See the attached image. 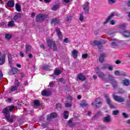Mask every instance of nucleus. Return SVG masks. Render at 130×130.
Segmentation results:
<instances>
[{
	"label": "nucleus",
	"mask_w": 130,
	"mask_h": 130,
	"mask_svg": "<svg viewBox=\"0 0 130 130\" xmlns=\"http://www.w3.org/2000/svg\"><path fill=\"white\" fill-rule=\"evenodd\" d=\"M47 44L48 46H49L51 49L54 50V51H56L57 50V47L56 46V44L52 40L49 39L47 40Z\"/></svg>",
	"instance_id": "nucleus-1"
},
{
	"label": "nucleus",
	"mask_w": 130,
	"mask_h": 130,
	"mask_svg": "<svg viewBox=\"0 0 130 130\" xmlns=\"http://www.w3.org/2000/svg\"><path fill=\"white\" fill-rule=\"evenodd\" d=\"M114 17V13H111L106 19L105 21L104 22V24L106 25L108 23L110 22V25H114V20H112Z\"/></svg>",
	"instance_id": "nucleus-2"
},
{
	"label": "nucleus",
	"mask_w": 130,
	"mask_h": 130,
	"mask_svg": "<svg viewBox=\"0 0 130 130\" xmlns=\"http://www.w3.org/2000/svg\"><path fill=\"white\" fill-rule=\"evenodd\" d=\"M102 103H103V100L101 98H98L95 99V103H91V105L95 108H99L100 105H102Z\"/></svg>",
	"instance_id": "nucleus-3"
},
{
	"label": "nucleus",
	"mask_w": 130,
	"mask_h": 130,
	"mask_svg": "<svg viewBox=\"0 0 130 130\" xmlns=\"http://www.w3.org/2000/svg\"><path fill=\"white\" fill-rule=\"evenodd\" d=\"M20 84V83L19 82V80L18 78H16L15 80V85L14 86H11V88L9 90V93H12V92H14V91H17Z\"/></svg>",
	"instance_id": "nucleus-4"
},
{
	"label": "nucleus",
	"mask_w": 130,
	"mask_h": 130,
	"mask_svg": "<svg viewBox=\"0 0 130 130\" xmlns=\"http://www.w3.org/2000/svg\"><path fill=\"white\" fill-rule=\"evenodd\" d=\"M89 2H86L82 6L84 13H85V14H89Z\"/></svg>",
	"instance_id": "nucleus-5"
},
{
	"label": "nucleus",
	"mask_w": 130,
	"mask_h": 130,
	"mask_svg": "<svg viewBox=\"0 0 130 130\" xmlns=\"http://www.w3.org/2000/svg\"><path fill=\"white\" fill-rule=\"evenodd\" d=\"M105 43H106V42H100L99 41H91L90 42V44L91 45H92V46H99V45H101L102 44H105Z\"/></svg>",
	"instance_id": "nucleus-6"
},
{
	"label": "nucleus",
	"mask_w": 130,
	"mask_h": 130,
	"mask_svg": "<svg viewBox=\"0 0 130 130\" xmlns=\"http://www.w3.org/2000/svg\"><path fill=\"white\" fill-rule=\"evenodd\" d=\"M56 32L58 37L59 40H62L63 36H62V34H61V31H60V29L58 27H56Z\"/></svg>",
	"instance_id": "nucleus-7"
},
{
	"label": "nucleus",
	"mask_w": 130,
	"mask_h": 130,
	"mask_svg": "<svg viewBox=\"0 0 130 130\" xmlns=\"http://www.w3.org/2000/svg\"><path fill=\"white\" fill-rule=\"evenodd\" d=\"M56 116H57V114L56 113H52L50 115H48L47 119L48 121H50L52 118H55Z\"/></svg>",
	"instance_id": "nucleus-8"
},
{
	"label": "nucleus",
	"mask_w": 130,
	"mask_h": 130,
	"mask_svg": "<svg viewBox=\"0 0 130 130\" xmlns=\"http://www.w3.org/2000/svg\"><path fill=\"white\" fill-rule=\"evenodd\" d=\"M46 18H47V15L46 14H39L38 16H37V20L42 21Z\"/></svg>",
	"instance_id": "nucleus-9"
},
{
	"label": "nucleus",
	"mask_w": 130,
	"mask_h": 130,
	"mask_svg": "<svg viewBox=\"0 0 130 130\" xmlns=\"http://www.w3.org/2000/svg\"><path fill=\"white\" fill-rule=\"evenodd\" d=\"M114 100H115V101H117V102L121 103V102H124V99L118 95H115Z\"/></svg>",
	"instance_id": "nucleus-10"
},
{
	"label": "nucleus",
	"mask_w": 130,
	"mask_h": 130,
	"mask_svg": "<svg viewBox=\"0 0 130 130\" xmlns=\"http://www.w3.org/2000/svg\"><path fill=\"white\" fill-rule=\"evenodd\" d=\"M105 97L106 99L108 104H109V105H110V107L111 108H113V107H114L111 105V100H110V98H109V96H108V95H107V94H105Z\"/></svg>",
	"instance_id": "nucleus-11"
},
{
	"label": "nucleus",
	"mask_w": 130,
	"mask_h": 130,
	"mask_svg": "<svg viewBox=\"0 0 130 130\" xmlns=\"http://www.w3.org/2000/svg\"><path fill=\"white\" fill-rule=\"evenodd\" d=\"M72 54L73 55V58L77 59L78 57V54H79V51H78L77 50H73L72 52Z\"/></svg>",
	"instance_id": "nucleus-12"
},
{
	"label": "nucleus",
	"mask_w": 130,
	"mask_h": 130,
	"mask_svg": "<svg viewBox=\"0 0 130 130\" xmlns=\"http://www.w3.org/2000/svg\"><path fill=\"white\" fill-rule=\"evenodd\" d=\"M3 113L5 115V116H10V111H9V109H8V107L6 108H4V110H3Z\"/></svg>",
	"instance_id": "nucleus-13"
},
{
	"label": "nucleus",
	"mask_w": 130,
	"mask_h": 130,
	"mask_svg": "<svg viewBox=\"0 0 130 130\" xmlns=\"http://www.w3.org/2000/svg\"><path fill=\"white\" fill-rule=\"evenodd\" d=\"M30 51H32V46L28 44H26L25 45V52H30Z\"/></svg>",
	"instance_id": "nucleus-14"
},
{
	"label": "nucleus",
	"mask_w": 130,
	"mask_h": 130,
	"mask_svg": "<svg viewBox=\"0 0 130 130\" xmlns=\"http://www.w3.org/2000/svg\"><path fill=\"white\" fill-rule=\"evenodd\" d=\"M121 34L124 36V37H130V31L129 30H124L121 32Z\"/></svg>",
	"instance_id": "nucleus-15"
},
{
	"label": "nucleus",
	"mask_w": 130,
	"mask_h": 130,
	"mask_svg": "<svg viewBox=\"0 0 130 130\" xmlns=\"http://www.w3.org/2000/svg\"><path fill=\"white\" fill-rule=\"evenodd\" d=\"M41 94L42 96H49V95H50V91L47 90H43L41 92Z\"/></svg>",
	"instance_id": "nucleus-16"
},
{
	"label": "nucleus",
	"mask_w": 130,
	"mask_h": 130,
	"mask_svg": "<svg viewBox=\"0 0 130 130\" xmlns=\"http://www.w3.org/2000/svg\"><path fill=\"white\" fill-rule=\"evenodd\" d=\"M7 6L9 8H14L15 6V2L13 1H10L7 3Z\"/></svg>",
	"instance_id": "nucleus-17"
},
{
	"label": "nucleus",
	"mask_w": 130,
	"mask_h": 130,
	"mask_svg": "<svg viewBox=\"0 0 130 130\" xmlns=\"http://www.w3.org/2000/svg\"><path fill=\"white\" fill-rule=\"evenodd\" d=\"M103 69L104 70H106L107 69H108V70H109V71H112L113 70V67H112L111 66H109V65H108V64H105L104 66Z\"/></svg>",
	"instance_id": "nucleus-18"
},
{
	"label": "nucleus",
	"mask_w": 130,
	"mask_h": 130,
	"mask_svg": "<svg viewBox=\"0 0 130 130\" xmlns=\"http://www.w3.org/2000/svg\"><path fill=\"white\" fill-rule=\"evenodd\" d=\"M109 121H111V117L110 115H108L107 116L105 117L104 119V122H109Z\"/></svg>",
	"instance_id": "nucleus-19"
},
{
	"label": "nucleus",
	"mask_w": 130,
	"mask_h": 130,
	"mask_svg": "<svg viewBox=\"0 0 130 130\" xmlns=\"http://www.w3.org/2000/svg\"><path fill=\"white\" fill-rule=\"evenodd\" d=\"M106 55L105 54H102L99 58V61L100 62H103L104 61V58L106 57Z\"/></svg>",
	"instance_id": "nucleus-20"
},
{
	"label": "nucleus",
	"mask_w": 130,
	"mask_h": 130,
	"mask_svg": "<svg viewBox=\"0 0 130 130\" xmlns=\"http://www.w3.org/2000/svg\"><path fill=\"white\" fill-rule=\"evenodd\" d=\"M6 119L8 122H13V121H14V117L13 116L10 117V116H7Z\"/></svg>",
	"instance_id": "nucleus-21"
},
{
	"label": "nucleus",
	"mask_w": 130,
	"mask_h": 130,
	"mask_svg": "<svg viewBox=\"0 0 130 130\" xmlns=\"http://www.w3.org/2000/svg\"><path fill=\"white\" fill-rule=\"evenodd\" d=\"M78 78L80 81H85V80H86V77H85V76L82 74H80L78 76Z\"/></svg>",
	"instance_id": "nucleus-22"
},
{
	"label": "nucleus",
	"mask_w": 130,
	"mask_h": 130,
	"mask_svg": "<svg viewBox=\"0 0 130 130\" xmlns=\"http://www.w3.org/2000/svg\"><path fill=\"white\" fill-rule=\"evenodd\" d=\"M22 17V15H21V13H18L13 18V20L14 21H16L18 20V19H20Z\"/></svg>",
	"instance_id": "nucleus-23"
},
{
	"label": "nucleus",
	"mask_w": 130,
	"mask_h": 130,
	"mask_svg": "<svg viewBox=\"0 0 130 130\" xmlns=\"http://www.w3.org/2000/svg\"><path fill=\"white\" fill-rule=\"evenodd\" d=\"M5 62H6V59L5 56H3L0 58V66H3Z\"/></svg>",
	"instance_id": "nucleus-24"
},
{
	"label": "nucleus",
	"mask_w": 130,
	"mask_h": 130,
	"mask_svg": "<svg viewBox=\"0 0 130 130\" xmlns=\"http://www.w3.org/2000/svg\"><path fill=\"white\" fill-rule=\"evenodd\" d=\"M123 84L124 86H129L130 81L128 79H124L123 80Z\"/></svg>",
	"instance_id": "nucleus-25"
},
{
	"label": "nucleus",
	"mask_w": 130,
	"mask_h": 130,
	"mask_svg": "<svg viewBox=\"0 0 130 130\" xmlns=\"http://www.w3.org/2000/svg\"><path fill=\"white\" fill-rule=\"evenodd\" d=\"M80 106L82 107V108H85V107H87L88 106V104L86 101H84L80 104Z\"/></svg>",
	"instance_id": "nucleus-26"
},
{
	"label": "nucleus",
	"mask_w": 130,
	"mask_h": 130,
	"mask_svg": "<svg viewBox=\"0 0 130 130\" xmlns=\"http://www.w3.org/2000/svg\"><path fill=\"white\" fill-rule=\"evenodd\" d=\"M98 76L99 78H101V80H105V75L103 73L100 72Z\"/></svg>",
	"instance_id": "nucleus-27"
},
{
	"label": "nucleus",
	"mask_w": 130,
	"mask_h": 130,
	"mask_svg": "<svg viewBox=\"0 0 130 130\" xmlns=\"http://www.w3.org/2000/svg\"><path fill=\"white\" fill-rule=\"evenodd\" d=\"M69 113H70L68 111H64L63 115H64V118L65 119H67V118H68Z\"/></svg>",
	"instance_id": "nucleus-28"
},
{
	"label": "nucleus",
	"mask_w": 130,
	"mask_h": 130,
	"mask_svg": "<svg viewBox=\"0 0 130 130\" xmlns=\"http://www.w3.org/2000/svg\"><path fill=\"white\" fill-rule=\"evenodd\" d=\"M126 26H127V24L125 23H123L119 26V28L121 30H124V29L126 28Z\"/></svg>",
	"instance_id": "nucleus-29"
},
{
	"label": "nucleus",
	"mask_w": 130,
	"mask_h": 130,
	"mask_svg": "<svg viewBox=\"0 0 130 130\" xmlns=\"http://www.w3.org/2000/svg\"><path fill=\"white\" fill-rule=\"evenodd\" d=\"M54 74L56 76H58L59 75H60V74H61V71H60V70H59L58 69H56L54 71Z\"/></svg>",
	"instance_id": "nucleus-30"
},
{
	"label": "nucleus",
	"mask_w": 130,
	"mask_h": 130,
	"mask_svg": "<svg viewBox=\"0 0 130 130\" xmlns=\"http://www.w3.org/2000/svg\"><path fill=\"white\" fill-rule=\"evenodd\" d=\"M72 121H73V119H70L68 121V124H69V126H71V127H73V126H74L75 125V124L72 123Z\"/></svg>",
	"instance_id": "nucleus-31"
},
{
	"label": "nucleus",
	"mask_w": 130,
	"mask_h": 130,
	"mask_svg": "<svg viewBox=\"0 0 130 130\" xmlns=\"http://www.w3.org/2000/svg\"><path fill=\"white\" fill-rule=\"evenodd\" d=\"M14 71H16V72H17V71H18V69H17V68L13 69L8 73V74L10 76H11L12 75H14L15 73H14Z\"/></svg>",
	"instance_id": "nucleus-32"
},
{
	"label": "nucleus",
	"mask_w": 130,
	"mask_h": 130,
	"mask_svg": "<svg viewBox=\"0 0 130 130\" xmlns=\"http://www.w3.org/2000/svg\"><path fill=\"white\" fill-rule=\"evenodd\" d=\"M15 8L17 12H21V6L19 4H16Z\"/></svg>",
	"instance_id": "nucleus-33"
},
{
	"label": "nucleus",
	"mask_w": 130,
	"mask_h": 130,
	"mask_svg": "<svg viewBox=\"0 0 130 130\" xmlns=\"http://www.w3.org/2000/svg\"><path fill=\"white\" fill-rule=\"evenodd\" d=\"M59 22V21H58V19L57 18H55L53 19L51 21L52 24H58Z\"/></svg>",
	"instance_id": "nucleus-34"
},
{
	"label": "nucleus",
	"mask_w": 130,
	"mask_h": 130,
	"mask_svg": "<svg viewBox=\"0 0 130 130\" xmlns=\"http://www.w3.org/2000/svg\"><path fill=\"white\" fill-rule=\"evenodd\" d=\"M7 108L8 109L9 111L12 112V111L15 109V107L13 106H9L7 107Z\"/></svg>",
	"instance_id": "nucleus-35"
},
{
	"label": "nucleus",
	"mask_w": 130,
	"mask_h": 130,
	"mask_svg": "<svg viewBox=\"0 0 130 130\" xmlns=\"http://www.w3.org/2000/svg\"><path fill=\"white\" fill-rule=\"evenodd\" d=\"M15 25V23L13 21H9L8 24V27H13Z\"/></svg>",
	"instance_id": "nucleus-36"
},
{
	"label": "nucleus",
	"mask_w": 130,
	"mask_h": 130,
	"mask_svg": "<svg viewBox=\"0 0 130 130\" xmlns=\"http://www.w3.org/2000/svg\"><path fill=\"white\" fill-rule=\"evenodd\" d=\"M109 78L110 80V82L113 85V86L114 87V84H113V76L112 75H109Z\"/></svg>",
	"instance_id": "nucleus-37"
},
{
	"label": "nucleus",
	"mask_w": 130,
	"mask_h": 130,
	"mask_svg": "<svg viewBox=\"0 0 130 130\" xmlns=\"http://www.w3.org/2000/svg\"><path fill=\"white\" fill-rule=\"evenodd\" d=\"M119 41L118 40L115 39L114 40V47H117L119 45Z\"/></svg>",
	"instance_id": "nucleus-38"
},
{
	"label": "nucleus",
	"mask_w": 130,
	"mask_h": 130,
	"mask_svg": "<svg viewBox=\"0 0 130 130\" xmlns=\"http://www.w3.org/2000/svg\"><path fill=\"white\" fill-rule=\"evenodd\" d=\"M35 106H39L40 105V102L38 100H36L34 102Z\"/></svg>",
	"instance_id": "nucleus-39"
},
{
	"label": "nucleus",
	"mask_w": 130,
	"mask_h": 130,
	"mask_svg": "<svg viewBox=\"0 0 130 130\" xmlns=\"http://www.w3.org/2000/svg\"><path fill=\"white\" fill-rule=\"evenodd\" d=\"M11 37H12V35H11L9 34H7L5 35V38L6 39H8V40L11 39Z\"/></svg>",
	"instance_id": "nucleus-40"
},
{
	"label": "nucleus",
	"mask_w": 130,
	"mask_h": 130,
	"mask_svg": "<svg viewBox=\"0 0 130 130\" xmlns=\"http://www.w3.org/2000/svg\"><path fill=\"white\" fill-rule=\"evenodd\" d=\"M8 57L9 62H10V63H12V55L9 54L8 55Z\"/></svg>",
	"instance_id": "nucleus-41"
},
{
	"label": "nucleus",
	"mask_w": 130,
	"mask_h": 130,
	"mask_svg": "<svg viewBox=\"0 0 130 130\" xmlns=\"http://www.w3.org/2000/svg\"><path fill=\"white\" fill-rule=\"evenodd\" d=\"M115 75H116V76H121V75H122V74L119 71H115Z\"/></svg>",
	"instance_id": "nucleus-42"
},
{
	"label": "nucleus",
	"mask_w": 130,
	"mask_h": 130,
	"mask_svg": "<svg viewBox=\"0 0 130 130\" xmlns=\"http://www.w3.org/2000/svg\"><path fill=\"white\" fill-rule=\"evenodd\" d=\"M72 103H67L66 104H65V107L68 108H70V107H72Z\"/></svg>",
	"instance_id": "nucleus-43"
},
{
	"label": "nucleus",
	"mask_w": 130,
	"mask_h": 130,
	"mask_svg": "<svg viewBox=\"0 0 130 130\" xmlns=\"http://www.w3.org/2000/svg\"><path fill=\"white\" fill-rule=\"evenodd\" d=\"M84 20V15L83 14V13L80 14V17H79V21H83Z\"/></svg>",
	"instance_id": "nucleus-44"
},
{
	"label": "nucleus",
	"mask_w": 130,
	"mask_h": 130,
	"mask_svg": "<svg viewBox=\"0 0 130 130\" xmlns=\"http://www.w3.org/2000/svg\"><path fill=\"white\" fill-rule=\"evenodd\" d=\"M102 116V113H101V112H98L94 116L95 117H99V116Z\"/></svg>",
	"instance_id": "nucleus-45"
},
{
	"label": "nucleus",
	"mask_w": 130,
	"mask_h": 130,
	"mask_svg": "<svg viewBox=\"0 0 130 130\" xmlns=\"http://www.w3.org/2000/svg\"><path fill=\"white\" fill-rule=\"evenodd\" d=\"M58 8V5H54L53 6V8H52V11H56L57 10V8Z\"/></svg>",
	"instance_id": "nucleus-46"
},
{
	"label": "nucleus",
	"mask_w": 130,
	"mask_h": 130,
	"mask_svg": "<svg viewBox=\"0 0 130 130\" xmlns=\"http://www.w3.org/2000/svg\"><path fill=\"white\" fill-rule=\"evenodd\" d=\"M41 126L43 127L44 128H46L48 126V124H45L44 123H42Z\"/></svg>",
	"instance_id": "nucleus-47"
},
{
	"label": "nucleus",
	"mask_w": 130,
	"mask_h": 130,
	"mask_svg": "<svg viewBox=\"0 0 130 130\" xmlns=\"http://www.w3.org/2000/svg\"><path fill=\"white\" fill-rule=\"evenodd\" d=\"M72 16H68L66 18V21H67V22H71V21H72Z\"/></svg>",
	"instance_id": "nucleus-48"
},
{
	"label": "nucleus",
	"mask_w": 130,
	"mask_h": 130,
	"mask_svg": "<svg viewBox=\"0 0 130 130\" xmlns=\"http://www.w3.org/2000/svg\"><path fill=\"white\" fill-rule=\"evenodd\" d=\"M53 86H54V82L52 81L50 82L49 84V86L51 88H52V87H53Z\"/></svg>",
	"instance_id": "nucleus-49"
},
{
	"label": "nucleus",
	"mask_w": 130,
	"mask_h": 130,
	"mask_svg": "<svg viewBox=\"0 0 130 130\" xmlns=\"http://www.w3.org/2000/svg\"><path fill=\"white\" fill-rule=\"evenodd\" d=\"M95 71L96 72V74H98V75H99V74H100V73H101V72H100V70L98 68H96L95 69Z\"/></svg>",
	"instance_id": "nucleus-50"
},
{
	"label": "nucleus",
	"mask_w": 130,
	"mask_h": 130,
	"mask_svg": "<svg viewBox=\"0 0 130 130\" xmlns=\"http://www.w3.org/2000/svg\"><path fill=\"white\" fill-rule=\"evenodd\" d=\"M109 5H113L114 4V0H108Z\"/></svg>",
	"instance_id": "nucleus-51"
},
{
	"label": "nucleus",
	"mask_w": 130,
	"mask_h": 130,
	"mask_svg": "<svg viewBox=\"0 0 130 130\" xmlns=\"http://www.w3.org/2000/svg\"><path fill=\"white\" fill-rule=\"evenodd\" d=\"M88 57V54H84L82 55V58H87Z\"/></svg>",
	"instance_id": "nucleus-52"
},
{
	"label": "nucleus",
	"mask_w": 130,
	"mask_h": 130,
	"mask_svg": "<svg viewBox=\"0 0 130 130\" xmlns=\"http://www.w3.org/2000/svg\"><path fill=\"white\" fill-rule=\"evenodd\" d=\"M122 115H123V116L124 117H125V118H127L128 117V115H127V114L125 113H122Z\"/></svg>",
	"instance_id": "nucleus-53"
},
{
	"label": "nucleus",
	"mask_w": 130,
	"mask_h": 130,
	"mask_svg": "<svg viewBox=\"0 0 130 130\" xmlns=\"http://www.w3.org/2000/svg\"><path fill=\"white\" fill-rule=\"evenodd\" d=\"M59 81H60V82H61L62 83H66V80H63V78H60V79H59Z\"/></svg>",
	"instance_id": "nucleus-54"
},
{
	"label": "nucleus",
	"mask_w": 130,
	"mask_h": 130,
	"mask_svg": "<svg viewBox=\"0 0 130 130\" xmlns=\"http://www.w3.org/2000/svg\"><path fill=\"white\" fill-rule=\"evenodd\" d=\"M61 107V105L60 104H57L56 105V108H60Z\"/></svg>",
	"instance_id": "nucleus-55"
},
{
	"label": "nucleus",
	"mask_w": 130,
	"mask_h": 130,
	"mask_svg": "<svg viewBox=\"0 0 130 130\" xmlns=\"http://www.w3.org/2000/svg\"><path fill=\"white\" fill-rule=\"evenodd\" d=\"M115 63L116 64H120V63H121V61L119 60H117L116 61H115Z\"/></svg>",
	"instance_id": "nucleus-56"
},
{
	"label": "nucleus",
	"mask_w": 130,
	"mask_h": 130,
	"mask_svg": "<svg viewBox=\"0 0 130 130\" xmlns=\"http://www.w3.org/2000/svg\"><path fill=\"white\" fill-rule=\"evenodd\" d=\"M63 42H64V43H69V39L68 38H65L63 40Z\"/></svg>",
	"instance_id": "nucleus-57"
},
{
	"label": "nucleus",
	"mask_w": 130,
	"mask_h": 130,
	"mask_svg": "<svg viewBox=\"0 0 130 130\" xmlns=\"http://www.w3.org/2000/svg\"><path fill=\"white\" fill-rule=\"evenodd\" d=\"M67 99H68V100H73V96H70V95H69V96L67 97Z\"/></svg>",
	"instance_id": "nucleus-58"
},
{
	"label": "nucleus",
	"mask_w": 130,
	"mask_h": 130,
	"mask_svg": "<svg viewBox=\"0 0 130 130\" xmlns=\"http://www.w3.org/2000/svg\"><path fill=\"white\" fill-rule=\"evenodd\" d=\"M20 55L21 57H24V53L20 52Z\"/></svg>",
	"instance_id": "nucleus-59"
},
{
	"label": "nucleus",
	"mask_w": 130,
	"mask_h": 130,
	"mask_svg": "<svg viewBox=\"0 0 130 130\" xmlns=\"http://www.w3.org/2000/svg\"><path fill=\"white\" fill-rule=\"evenodd\" d=\"M23 85L24 86H27V85H28V81H24Z\"/></svg>",
	"instance_id": "nucleus-60"
},
{
	"label": "nucleus",
	"mask_w": 130,
	"mask_h": 130,
	"mask_svg": "<svg viewBox=\"0 0 130 130\" xmlns=\"http://www.w3.org/2000/svg\"><path fill=\"white\" fill-rule=\"evenodd\" d=\"M118 111L115 110L114 111V115H117V114H118Z\"/></svg>",
	"instance_id": "nucleus-61"
},
{
	"label": "nucleus",
	"mask_w": 130,
	"mask_h": 130,
	"mask_svg": "<svg viewBox=\"0 0 130 130\" xmlns=\"http://www.w3.org/2000/svg\"><path fill=\"white\" fill-rule=\"evenodd\" d=\"M3 72H2V71L0 70V78H3Z\"/></svg>",
	"instance_id": "nucleus-62"
},
{
	"label": "nucleus",
	"mask_w": 130,
	"mask_h": 130,
	"mask_svg": "<svg viewBox=\"0 0 130 130\" xmlns=\"http://www.w3.org/2000/svg\"><path fill=\"white\" fill-rule=\"evenodd\" d=\"M40 47H41V48H42L43 49H44V48H45V47H44V45H43V44L41 45Z\"/></svg>",
	"instance_id": "nucleus-63"
},
{
	"label": "nucleus",
	"mask_w": 130,
	"mask_h": 130,
	"mask_svg": "<svg viewBox=\"0 0 130 130\" xmlns=\"http://www.w3.org/2000/svg\"><path fill=\"white\" fill-rule=\"evenodd\" d=\"M126 123L128 124H130V119L127 120V121H126Z\"/></svg>",
	"instance_id": "nucleus-64"
}]
</instances>
